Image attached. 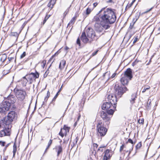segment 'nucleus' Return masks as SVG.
Here are the masks:
<instances>
[{
	"instance_id": "nucleus-4",
	"label": "nucleus",
	"mask_w": 160,
	"mask_h": 160,
	"mask_svg": "<svg viewBox=\"0 0 160 160\" xmlns=\"http://www.w3.org/2000/svg\"><path fill=\"white\" fill-rule=\"evenodd\" d=\"M17 115L16 113L13 111H11L9 112L7 116L6 120H4L5 123L8 126V128L11 129L12 127L11 123L13 120L17 119Z\"/></svg>"
},
{
	"instance_id": "nucleus-19",
	"label": "nucleus",
	"mask_w": 160,
	"mask_h": 160,
	"mask_svg": "<svg viewBox=\"0 0 160 160\" xmlns=\"http://www.w3.org/2000/svg\"><path fill=\"white\" fill-rule=\"evenodd\" d=\"M99 14H100L99 16L100 17V18H101V13H98L97 14L96 16H95L94 17L93 19V22H95V23L98 22V23H99L100 21V18H99V17L98 16Z\"/></svg>"
},
{
	"instance_id": "nucleus-13",
	"label": "nucleus",
	"mask_w": 160,
	"mask_h": 160,
	"mask_svg": "<svg viewBox=\"0 0 160 160\" xmlns=\"http://www.w3.org/2000/svg\"><path fill=\"white\" fill-rule=\"evenodd\" d=\"M113 104L109 102H106L103 104L102 105V109L103 110H107L111 107L112 106Z\"/></svg>"
},
{
	"instance_id": "nucleus-51",
	"label": "nucleus",
	"mask_w": 160,
	"mask_h": 160,
	"mask_svg": "<svg viewBox=\"0 0 160 160\" xmlns=\"http://www.w3.org/2000/svg\"><path fill=\"white\" fill-rule=\"evenodd\" d=\"M133 3H132H132L130 4L129 5H127L126 6V8H129L131 6V5H132V4Z\"/></svg>"
},
{
	"instance_id": "nucleus-42",
	"label": "nucleus",
	"mask_w": 160,
	"mask_h": 160,
	"mask_svg": "<svg viewBox=\"0 0 160 160\" xmlns=\"http://www.w3.org/2000/svg\"><path fill=\"white\" fill-rule=\"evenodd\" d=\"M71 6V4L70 5V6L66 10V11L64 13V14L65 15V16L67 13H68V11H69V8Z\"/></svg>"
},
{
	"instance_id": "nucleus-34",
	"label": "nucleus",
	"mask_w": 160,
	"mask_h": 160,
	"mask_svg": "<svg viewBox=\"0 0 160 160\" xmlns=\"http://www.w3.org/2000/svg\"><path fill=\"white\" fill-rule=\"evenodd\" d=\"M11 35L12 36H15L16 37H18L19 34L17 32H12L11 33Z\"/></svg>"
},
{
	"instance_id": "nucleus-22",
	"label": "nucleus",
	"mask_w": 160,
	"mask_h": 160,
	"mask_svg": "<svg viewBox=\"0 0 160 160\" xmlns=\"http://www.w3.org/2000/svg\"><path fill=\"white\" fill-rule=\"evenodd\" d=\"M136 98V95L135 93L132 94L131 96V98L130 100V102L131 103L133 104L134 103L135 100Z\"/></svg>"
},
{
	"instance_id": "nucleus-25",
	"label": "nucleus",
	"mask_w": 160,
	"mask_h": 160,
	"mask_svg": "<svg viewBox=\"0 0 160 160\" xmlns=\"http://www.w3.org/2000/svg\"><path fill=\"white\" fill-rule=\"evenodd\" d=\"M107 111V113L110 116L112 115L114 113V111L112 109H110L106 110Z\"/></svg>"
},
{
	"instance_id": "nucleus-61",
	"label": "nucleus",
	"mask_w": 160,
	"mask_h": 160,
	"mask_svg": "<svg viewBox=\"0 0 160 160\" xmlns=\"http://www.w3.org/2000/svg\"><path fill=\"white\" fill-rule=\"evenodd\" d=\"M158 31H159V33H160V27L158 28Z\"/></svg>"
},
{
	"instance_id": "nucleus-39",
	"label": "nucleus",
	"mask_w": 160,
	"mask_h": 160,
	"mask_svg": "<svg viewBox=\"0 0 160 160\" xmlns=\"http://www.w3.org/2000/svg\"><path fill=\"white\" fill-rule=\"evenodd\" d=\"M98 147V145L96 143L93 144V150L96 151V149Z\"/></svg>"
},
{
	"instance_id": "nucleus-63",
	"label": "nucleus",
	"mask_w": 160,
	"mask_h": 160,
	"mask_svg": "<svg viewBox=\"0 0 160 160\" xmlns=\"http://www.w3.org/2000/svg\"><path fill=\"white\" fill-rule=\"evenodd\" d=\"M47 150H46H46H45L44 153L47 152Z\"/></svg>"
},
{
	"instance_id": "nucleus-9",
	"label": "nucleus",
	"mask_w": 160,
	"mask_h": 160,
	"mask_svg": "<svg viewBox=\"0 0 160 160\" xmlns=\"http://www.w3.org/2000/svg\"><path fill=\"white\" fill-rule=\"evenodd\" d=\"M39 76V74L38 72L35 73L32 72L29 74L27 75L26 76L28 80V82L30 84L32 83L36 78H38Z\"/></svg>"
},
{
	"instance_id": "nucleus-11",
	"label": "nucleus",
	"mask_w": 160,
	"mask_h": 160,
	"mask_svg": "<svg viewBox=\"0 0 160 160\" xmlns=\"http://www.w3.org/2000/svg\"><path fill=\"white\" fill-rule=\"evenodd\" d=\"M110 72H107L105 73L103 75L104 78L106 80V82L113 78L116 76V73H113L111 76H110Z\"/></svg>"
},
{
	"instance_id": "nucleus-17",
	"label": "nucleus",
	"mask_w": 160,
	"mask_h": 160,
	"mask_svg": "<svg viewBox=\"0 0 160 160\" xmlns=\"http://www.w3.org/2000/svg\"><path fill=\"white\" fill-rule=\"evenodd\" d=\"M54 149H55L56 150V151L57 152V156H58L60 154L62 151V145H61L56 146Z\"/></svg>"
},
{
	"instance_id": "nucleus-3",
	"label": "nucleus",
	"mask_w": 160,
	"mask_h": 160,
	"mask_svg": "<svg viewBox=\"0 0 160 160\" xmlns=\"http://www.w3.org/2000/svg\"><path fill=\"white\" fill-rule=\"evenodd\" d=\"M132 78V70L130 68H128L125 72L124 74L122 75L120 82L123 86L121 87H126L125 86L128 85L129 81ZM119 86L120 87L119 85Z\"/></svg>"
},
{
	"instance_id": "nucleus-44",
	"label": "nucleus",
	"mask_w": 160,
	"mask_h": 160,
	"mask_svg": "<svg viewBox=\"0 0 160 160\" xmlns=\"http://www.w3.org/2000/svg\"><path fill=\"white\" fill-rule=\"evenodd\" d=\"M98 51V50H97L95 52H93V53H92V54L91 56H93L95 55H96L97 54V53Z\"/></svg>"
},
{
	"instance_id": "nucleus-49",
	"label": "nucleus",
	"mask_w": 160,
	"mask_h": 160,
	"mask_svg": "<svg viewBox=\"0 0 160 160\" xmlns=\"http://www.w3.org/2000/svg\"><path fill=\"white\" fill-rule=\"evenodd\" d=\"M138 38L137 37H136L135 38V39H134V41H133V43H135V42L137 41V40H138Z\"/></svg>"
},
{
	"instance_id": "nucleus-14",
	"label": "nucleus",
	"mask_w": 160,
	"mask_h": 160,
	"mask_svg": "<svg viewBox=\"0 0 160 160\" xmlns=\"http://www.w3.org/2000/svg\"><path fill=\"white\" fill-rule=\"evenodd\" d=\"M6 100L7 102H9L11 106V104H13L16 102V98L14 96L10 95L7 97Z\"/></svg>"
},
{
	"instance_id": "nucleus-43",
	"label": "nucleus",
	"mask_w": 160,
	"mask_h": 160,
	"mask_svg": "<svg viewBox=\"0 0 160 160\" xmlns=\"http://www.w3.org/2000/svg\"><path fill=\"white\" fill-rule=\"evenodd\" d=\"M77 44L79 46H80V45H81L80 41V39L79 38H78L77 39Z\"/></svg>"
},
{
	"instance_id": "nucleus-64",
	"label": "nucleus",
	"mask_w": 160,
	"mask_h": 160,
	"mask_svg": "<svg viewBox=\"0 0 160 160\" xmlns=\"http://www.w3.org/2000/svg\"><path fill=\"white\" fill-rule=\"evenodd\" d=\"M131 151H129V153H128V156H129V154H130V153H131Z\"/></svg>"
},
{
	"instance_id": "nucleus-28",
	"label": "nucleus",
	"mask_w": 160,
	"mask_h": 160,
	"mask_svg": "<svg viewBox=\"0 0 160 160\" xmlns=\"http://www.w3.org/2000/svg\"><path fill=\"white\" fill-rule=\"evenodd\" d=\"M106 147V146L104 145H102L101 147H100L97 150V152L98 153L100 151L101 152H102L104 150L103 148Z\"/></svg>"
},
{
	"instance_id": "nucleus-45",
	"label": "nucleus",
	"mask_w": 160,
	"mask_h": 160,
	"mask_svg": "<svg viewBox=\"0 0 160 160\" xmlns=\"http://www.w3.org/2000/svg\"><path fill=\"white\" fill-rule=\"evenodd\" d=\"M144 120L143 119H139L138 120V122L139 123L143 124Z\"/></svg>"
},
{
	"instance_id": "nucleus-20",
	"label": "nucleus",
	"mask_w": 160,
	"mask_h": 160,
	"mask_svg": "<svg viewBox=\"0 0 160 160\" xmlns=\"http://www.w3.org/2000/svg\"><path fill=\"white\" fill-rule=\"evenodd\" d=\"M66 64V61L64 60H61L59 65V68L62 70L64 68Z\"/></svg>"
},
{
	"instance_id": "nucleus-60",
	"label": "nucleus",
	"mask_w": 160,
	"mask_h": 160,
	"mask_svg": "<svg viewBox=\"0 0 160 160\" xmlns=\"http://www.w3.org/2000/svg\"><path fill=\"white\" fill-rule=\"evenodd\" d=\"M62 85H62L61 88H60V89H59V90H60V92L61 91V90L62 88Z\"/></svg>"
},
{
	"instance_id": "nucleus-59",
	"label": "nucleus",
	"mask_w": 160,
	"mask_h": 160,
	"mask_svg": "<svg viewBox=\"0 0 160 160\" xmlns=\"http://www.w3.org/2000/svg\"><path fill=\"white\" fill-rule=\"evenodd\" d=\"M77 139L76 140V142H75V143H74V145L75 144H76L77 143Z\"/></svg>"
},
{
	"instance_id": "nucleus-30",
	"label": "nucleus",
	"mask_w": 160,
	"mask_h": 160,
	"mask_svg": "<svg viewBox=\"0 0 160 160\" xmlns=\"http://www.w3.org/2000/svg\"><path fill=\"white\" fill-rule=\"evenodd\" d=\"M50 16V15H46V16L44 18L43 21V24H44L46 22L47 20L49 18Z\"/></svg>"
},
{
	"instance_id": "nucleus-35",
	"label": "nucleus",
	"mask_w": 160,
	"mask_h": 160,
	"mask_svg": "<svg viewBox=\"0 0 160 160\" xmlns=\"http://www.w3.org/2000/svg\"><path fill=\"white\" fill-rule=\"evenodd\" d=\"M62 129H63V131H69V130L68 128L65 125H64L63 128Z\"/></svg>"
},
{
	"instance_id": "nucleus-38",
	"label": "nucleus",
	"mask_w": 160,
	"mask_h": 160,
	"mask_svg": "<svg viewBox=\"0 0 160 160\" xmlns=\"http://www.w3.org/2000/svg\"><path fill=\"white\" fill-rule=\"evenodd\" d=\"M26 55V52H23V53L20 56V58H23Z\"/></svg>"
},
{
	"instance_id": "nucleus-33",
	"label": "nucleus",
	"mask_w": 160,
	"mask_h": 160,
	"mask_svg": "<svg viewBox=\"0 0 160 160\" xmlns=\"http://www.w3.org/2000/svg\"><path fill=\"white\" fill-rule=\"evenodd\" d=\"M142 146L141 142H139L136 146V148L137 149H139Z\"/></svg>"
},
{
	"instance_id": "nucleus-40",
	"label": "nucleus",
	"mask_w": 160,
	"mask_h": 160,
	"mask_svg": "<svg viewBox=\"0 0 160 160\" xmlns=\"http://www.w3.org/2000/svg\"><path fill=\"white\" fill-rule=\"evenodd\" d=\"M124 148V144H122L120 147V152H121L123 150Z\"/></svg>"
},
{
	"instance_id": "nucleus-50",
	"label": "nucleus",
	"mask_w": 160,
	"mask_h": 160,
	"mask_svg": "<svg viewBox=\"0 0 160 160\" xmlns=\"http://www.w3.org/2000/svg\"><path fill=\"white\" fill-rule=\"evenodd\" d=\"M98 3L97 2H95L93 4V6H94V8L98 4Z\"/></svg>"
},
{
	"instance_id": "nucleus-8",
	"label": "nucleus",
	"mask_w": 160,
	"mask_h": 160,
	"mask_svg": "<svg viewBox=\"0 0 160 160\" xmlns=\"http://www.w3.org/2000/svg\"><path fill=\"white\" fill-rule=\"evenodd\" d=\"M86 32L88 37L91 38L92 40H97L98 38V37L96 35L94 31L92 28H88L86 30Z\"/></svg>"
},
{
	"instance_id": "nucleus-52",
	"label": "nucleus",
	"mask_w": 160,
	"mask_h": 160,
	"mask_svg": "<svg viewBox=\"0 0 160 160\" xmlns=\"http://www.w3.org/2000/svg\"><path fill=\"white\" fill-rule=\"evenodd\" d=\"M9 144H8L7 145H6L5 147V148H4V149L3 150V152H4L6 150L7 147H8V146L9 145Z\"/></svg>"
},
{
	"instance_id": "nucleus-56",
	"label": "nucleus",
	"mask_w": 160,
	"mask_h": 160,
	"mask_svg": "<svg viewBox=\"0 0 160 160\" xmlns=\"http://www.w3.org/2000/svg\"><path fill=\"white\" fill-rule=\"evenodd\" d=\"M69 49V48L67 46H66L65 48V49L66 50Z\"/></svg>"
},
{
	"instance_id": "nucleus-26",
	"label": "nucleus",
	"mask_w": 160,
	"mask_h": 160,
	"mask_svg": "<svg viewBox=\"0 0 160 160\" xmlns=\"http://www.w3.org/2000/svg\"><path fill=\"white\" fill-rule=\"evenodd\" d=\"M151 107V100L149 99L147 102L146 108L148 110L150 109Z\"/></svg>"
},
{
	"instance_id": "nucleus-46",
	"label": "nucleus",
	"mask_w": 160,
	"mask_h": 160,
	"mask_svg": "<svg viewBox=\"0 0 160 160\" xmlns=\"http://www.w3.org/2000/svg\"><path fill=\"white\" fill-rule=\"evenodd\" d=\"M0 144L2 146H4L5 144V142H4L0 141Z\"/></svg>"
},
{
	"instance_id": "nucleus-58",
	"label": "nucleus",
	"mask_w": 160,
	"mask_h": 160,
	"mask_svg": "<svg viewBox=\"0 0 160 160\" xmlns=\"http://www.w3.org/2000/svg\"><path fill=\"white\" fill-rule=\"evenodd\" d=\"M50 147V146H48V145L47 147V148H46V150H48L49 148Z\"/></svg>"
},
{
	"instance_id": "nucleus-32",
	"label": "nucleus",
	"mask_w": 160,
	"mask_h": 160,
	"mask_svg": "<svg viewBox=\"0 0 160 160\" xmlns=\"http://www.w3.org/2000/svg\"><path fill=\"white\" fill-rule=\"evenodd\" d=\"M150 88V87L149 86L144 87L143 90L142 91V92H144L147 90L149 89Z\"/></svg>"
},
{
	"instance_id": "nucleus-12",
	"label": "nucleus",
	"mask_w": 160,
	"mask_h": 160,
	"mask_svg": "<svg viewBox=\"0 0 160 160\" xmlns=\"http://www.w3.org/2000/svg\"><path fill=\"white\" fill-rule=\"evenodd\" d=\"M103 153V160H108L112 156V152L109 149H107L105 150Z\"/></svg>"
},
{
	"instance_id": "nucleus-10",
	"label": "nucleus",
	"mask_w": 160,
	"mask_h": 160,
	"mask_svg": "<svg viewBox=\"0 0 160 160\" xmlns=\"http://www.w3.org/2000/svg\"><path fill=\"white\" fill-rule=\"evenodd\" d=\"M101 116L104 121L107 122V124H108L110 123L109 121L111 117L107 113L102 111L101 112Z\"/></svg>"
},
{
	"instance_id": "nucleus-7",
	"label": "nucleus",
	"mask_w": 160,
	"mask_h": 160,
	"mask_svg": "<svg viewBox=\"0 0 160 160\" xmlns=\"http://www.w3.org/2000/svg\"><path fill=\"white\" fill-rule=\"evenodd\" d=\"M16 96L18 99L20 101L23 100L26 94V92L24 90L17 89L15 90Z\"/></svg>"
},
{
	"instance_id": "nucleus-48",
	"label": "nucleus",
	"mask_w": 160,
	"mask_h": 160,
	"mask_svg": "<svg viewBox=\"0 0 160 160\" xmlns=\"http://www.w3.org/2000/svg\"><path fill=\"white\" fill-rule=\"evenodd\" d=\"M60 92V90H59V91L57 92V93L56 94V95L55 96V97H54V98H53V99H56L57 97L58 96V94Z\"/></svg>"
},
{
	"instance_id": "nucleus-53",
	"label": "nucleus",
	"mask_w": 160,
	"mask_h": 160,
	"mask_svg": "<svg viewBox=\"0 0 160 160\" xmlns=\"http://www.w3.org/2000/svg\"><path fill=\"white\" fill-rule=\"evenodd\" d=\"M8 60H9V61H10L11 60H12V59H14V58H13V57H9V58H8Z\"/></svg>"
},
{
	"instance_id": "nucleus-2",
	"label": "nucleus",
	"mask_w": 160,
	"mask_h": 160,
	"mask_svg": "<svg viewBox=\"0 0 160 160\" xmlns=\"http://www.w3.org/2000/svg\"><path fill=\"white\" fill-rule=\"evenodd\" d=\"M128 90V89L126 87L118 86H116L115 88V94L108 95V101L111 102L113 104L112 106L113 108H116L118 98H121L122 95Z\"/></svg>"
},
{
	"instance_id": "nucleus-15",
	"label": "nucleus",
	"mask_w": 160,
	"mask_h": 160,
	"mask_svg": "<svg viewBox=\"0 0 160 160\" xmlns=\"http://www.w3.org/2000/svg\"><path fill=\"white\" fill-rule=\"evenodd\" d=\"M94 28L95 30L98 32H101L103 30L101 23L100 24L98 22L95 23L94 25Z\"/></svg>"
},
{
	"instance_id": "nucleus-37",
	"label": "nucleus",
	"mask_w": 160,
	"mask_h": 160,
	"mask_svg": "<svg viewBox=\"0 0 160 160\" xmlns=\"http://www.w3.org/2000/svg\"><path fill=\"white\" fill-rule=\"evenodd\" d=\"M128 142L131 143L132 145V146L135 143L133 142V141L131 139H129L128 140Z\"/></svg>"
},
{
	"instance_id": "nucleus-41",
	"label": "nucleus",
	"mask_w": 160,
	"mask_h": 160,
	"mask_svg": "<svg viewBox=\"0 0 160 160\" xmlns=\"http://www.w3.org/2000/svg\"><path fill=\"white\" fill-rule=\"evenodd\" d=\"M71 6V4L70 5V6L66 10V11L64 13V14L65 15V16L67 13H68V11H69V8Z\"/></svg>"
},
{
	"instance_id": "nucleus-18",
	"label": "nucleus",
	"mask_w": 160,
	"mask_h": 160,
	"mask_svg": "<svg viewBox=\"0 0 160 160\" xmlns=\"http://www.w3.org/2000/svg\"><path fill=\"white\" fill-rule=\"evenodd\" d=\"M56 0H50L48 4V7H49L51 10L53 8L54 5L55 4Z\"/></svg>"
},
{
	"instance_id": "nucleus-62",
	"label": "nucleus",
	"mask_w": 160,
	"mask_h": 160,
	"mask_svg": "<svg viewBox=\"0 0 160 160\" xmlns=\"http://www.w3.org/2000/svg\"><path fill=\"white\" fill-rule=\"evenodd\" d=\"M76 124H77V122H75V123L74 124V125L75 126Z\"/></svg>"
},
{
	"instance_id": "nucleus-1",
	"label": "nucleus",
	"mask_w": 160,
	"mask_h": 160,
	"mask_svg": "<svg viewBox=\"0 0 160 160\" xmlns=\"http://www.w3.org/2000/svg\"><path fill=\"white\" fill-rule=\"evenodd\" d=\"M113 10L109 8H102L98 12L101 13V23L102 28L107 29L110 28L108 24L114 23L116 20V16Z\"/></svg>"
},
{
	"instance_id": "nucleus-36",
	"label": "nucleus",
	"mask_w": 160,
	"mask_h": 160,
	"mask_svg": "<svg viewBox=\"0 0 160 160\" xmlns=\"http://www.w3.org/2000/svg\"><path fill=\"white\" fill-rule=\"evenodd\" d=\"M59 135L61 136L62 137H63L64 136V134L63 132V129H61L59 133Z\"/></svg>"
},
{
	"instance_id": "nucleus-29",
	"label": "nucleus",
	"mask_w": 160,
	"mask_h": 160,
	"mask_svg": "<svg viewBox=\"0 0 160 160\" xmlns=\"http://www.w3.org/2000/svg\"><path fill=\"white\" fill-rule=\"evenodd\" d=\"M17 150V145L15 143H14L13 146V157H14L15 155V153L16 152Z\"/></svg>"
},
{
	"instance_id": "nucleus-27",
	"label": "nucleus",
	"mask_w": 160,
	"mask_h": 160,
	"mask_svg": "<svg viewBox=\"0 0 160 160\" xmlns=\"http://www.w3.org/2000/svg\"><path fill=\"white\" fill-rule=\"evenodd\" d=\"M7 55L5 54H2L1 56V61L4 62L7 58Z\"/></svg>"
},
{
	"instance_id": "nucleus-55",
	"label": "nucleus",
	"mask_w": 160,
	"mask_h": 160,
	"mask_svg": "<svg viewBox=\"0 0 160 160\" xmlns=\"http://www.w3.org/2000/svg\"><path fill=\"white\" fill-rule=\"evenodd\" d=\"M49 95H50V92H49L48 91V92H47V97H49Z\"/></svg>"
},
{
	"instance_id": "nucleus-31",
	"label": "nucleus",
	"mask_w": 160,
	"mask_h": 160,
	"mask_svg": "<svg viewBox=\"0 0 160 160\" xmlns=\"http://www.w3.org/2000/svg\"><path fill=\"white\" fill-rule=\"evenodd\" d=\"M92 10L89 8H88L86 10V14L87 15H88L92 11Z\"/></svg>"
},
{
	"instance_id": "nucleus-16",
	"label": "nucleus",
	"mask_w": 160,
	"mask_h": 160,
	"mask_svg": "<svg viewBox=\"0 0 160 160\" xmlns=\"http://www.w3.org/2000/svg\"><path fill=\"white\" fill-rule=\"evenodd\" d=\"M80 38L82 42L84 43H87L89 41V39L87 38L85 32L82 33Z\"/></svg>"
},
{
	"instance_id": "nucleus-57",
	"label": "nucleus",
	"mask_w": 160,
	"mask_h": 160,
	"mask_svg": "<svg viewBox=\"0 0 160 160\" xmlns=\"http://www.w3.org/2000/svg\"><path fill=\"white\" fill-rule=\"evenodd\" d=\"M50 147V146H48V145L47 147V148H46V150H48L49 148Z\"/></svg>"
},
{
	"instance_id": "nucleus-24",
	"label": "nucleus",
	"mask_w": 160,
	"mask_h": 160,
	"mask_svg": "<svg viewBox=\"0 0 160 160\" xmlns=\"http://www.w3.org/2000/svg\"><path fill=\"white\" fill-rule=\"evenodd\" d=\"M76 20V18L75 17H74L72 18L70 22H69V23L68 24V26L70 25H72L75 22Z\"/></svg>"
},
{
	"instance_id": "nucleus-23",
	"label": "nucleus",
	"mask_w": 160,
	"mask_h": 160,
	"mask_svg": "<svg viewBox=\"0 0 160 160\" xmlns=\"http://www.w3.org/2000/svg\"><path fill=\"white\" fill-rule=\"evenodd\" d=\"M136 21L137 19L136 20H135L134 22L133 21L132 23H130V26L129 28V31H130V30H132V29H135V28L134 27V25L135 23L136 22Z\"/></svg>"
},
{
	"instance_id": "nucleus-54",
	"label": "nucleus",
	"mask_w": 160,
	"mask_h": 160,
	"mask_svg": "<svg viewBox=\"0 0 160 160\" xmlns=\"http://www.w3.org/2000/svg\"><path fill=\"white\" fill-rule=\"evenodd\" d=\"M48 98V97H45V99H44V101L45 102H46L47 101Z\"/></svg>"
},
{
	"instance_id": "nucleus-21",
	"label": "nucleus",
	"mask_w": 160,
	"mask_h": 160,
	"mask_svg": "<svg viewBox=\"0 0 160 160\" xmlns=\"http://www.w3.org/2000/svg\"><path fill=\"white\" fill-rule=\"evenodd\" d=\"M27 82H28V80L26 76H24L23 77V80L22 81V85L24 86L25 87L26 86V84L27 83Z\"/></svg>"
},
{
	"instance_id": "nucleus-5",
	"label": "nucleus",
	"mask_w": 160,
	"mask_h": 160,
	"mask_svg": "<svg viewBox=\"0 0 160 160\" xmlns=\"http://www.w3.org/2000/svg\"><path fill=\"white\" fill-rule=\"evenodd\" d=\"M97 134L98 136L103 137L106 134L107 129L104 126V124L101 121L99 122L97 125Z\"/></svg>"
},
{
	"instance_id": "nucleus-6",
	"label": "nucleus",
	"mask_w": 160,
	"mask_h": 160,
	"mask_svg": "<svg viewBox=\"0 0 160 160\" xmlns=\"http://www.w3.org/2000/svg\"><path fill=\"white\" fill-rule=\"evenodd\" d=\"M11 106L9 102H7V100L3 102L0 106V113L2 114H6Z\"/></svg>"
},
{
	"instance_id": "nucleus-47",
	"label": "nucleus",
	"mask_w": 160,
	"mask_h": 160,
	"mask_svg": "<svg viewBox=\"0 0 160 160\" xmlns=\"http://www.w3.org/2000/svg\"><path fill=\"white\" fill-rule=\"evenodd\" d=\"M52 143V140L51 139L50 140L48 143V146H50L51 145Z\"/></svg>"
}]
</instances>
